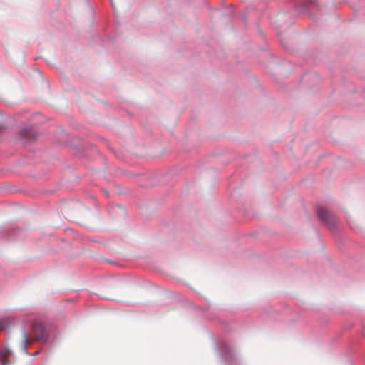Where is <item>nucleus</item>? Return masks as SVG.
<instances>
[{
	"label": "nucleus",
	"mask_w": 365,
	"mask_h": 365,
	"mask_svg": "<svg viewBox=\"0 0 365 365\" xmlns=\"http://www.w3.org/2000/svg\"><path fill=\"white\" fill-rule=\"evenodd\" d=\"M31 330L35 341L41 343H45L48 340L49 337V332L43 324L34 323L32 325Z\"/></svg>",
	"instance_id": "20e7f679"
},
{
	"label": "nucleus",
	"mask_w": 365,
	"mask_h": 365,
	"mask_svg": "<svg viewBox=\"0 0 365 365\" xmlns=\"http://www.w3.org/2000/svg\"><path fill=\"white\" fill-rule=\"evenodd\" d=\"M38 351H36V352H35V354L34 355L36 356V355H38Z\"/></svg>",
	"instance_id": "f8f14e48"
},
{
	"label": "nucleus",
	"mask_w": 365,
	"mask_h": 365,
	"mask_svg": "<svg viewBox=\"0 0 365 365\" xmlns=\"http://www.w3.org/2000/svg\"><path fill=\"white\" fill-rule=\"evenodd\" d=\"M317 214L320 222L327 227L330 231L334 232L336 230V218L331 212L319 207L317 210Z\"/></svg>",
	"instance_id": "f03ea898"
},
{
	"label": "nucleus",
	"mask_w": 365,
	"mask_h": 365,
	"mask_svg": "<svg viewBox=\"0 0 365 365\" xmlns=\"http://www.w3.org/2000/svg\"><path fill=\"white\" fill-rule=\"evenodd\" d=\"M16 231H17V230H16V229H14L11 232H15V233H16Z\"/></svg>",
	"instance_id": "9b49d317"
},
{
	"label": "nucleus",
	"mask_w": 365,
	"mask_h": 365,
	"mask_svg": "<svg viewBox=\"0 0 365 365\" xmlns=\"http://www.w3.org/2000/svg\"><path fill=\"white\" fill-rule=\"evenodd\" d=\"M13 356L12 351L7 347L0 349V362L1 365H9L11 361L9 359Z\"/></svg>",
	"instance_id": "423d86ee"
},
{
	"label": "nucleus",
	"mask_w": 365,
	"mask_h": 365,
	"mask_svg": "<svg viewBox=\"0 0 365 365\" xmlns=\"http://www.w3.org/2000/svg\"><path fill=\"white\" fill-rule=\"evenodd\" d=\"M105 194H106V196L109 195L108 192H105Z\"/></svg>",
	"instance_id": "ddd939ff"
},
{
	"label": "nucleus",
	"mask_w": 365,
	"mask_h": 365,
	"mask_svg": "<svg viewBox=\"0 0 365 365\" xmlns=\"http://www.w3.org/2000/svg\"><path fill=\"white\" fill-rule=\"evenodd\" d=\"M296 11L299 14H305L309 11V9L307 4H301L296 6Z\"/></svg>",
	"instance_id": "0eeeda50"
},
{
	"label": "nucleus",
	"mask_w": 365,
	"mask_h": 365,
	"mask_svg": "<svg viewBox=\"0 0 365 365\" xmlns=\"http://www.w3.org/2000/svg\"><path fill=\"white\" fill-rule=\"evenodd\" d=\"M215 349L226 365H238V359L232 348L226 341L220 340Z\"/></svg>",
	"instance_id": "f257e3e1"
},
{
	"label": "nucleus",
	"mask_w": 365,
	"mask_h": 365,
	"mask_svg": "<svg viewBox=\"0 0 365 365\" xmlns=\"http://www.w3.org/2000/svg\"><path fill=\"white\" fill-rule=\"evenodd\" d=\"M7 128V126L4 121L0 122V132L3 131L4 130H6Z\"/></svg>",
	"instance_id": "1a4fd4ad"
},
{
	"label": "nucleus",
	"mask_w": 365,
	"mask_h": 365,
	"mask_svg": "<svg viewBox=\"0 0 365 365\" xmlns=\"http://www.w3.org/2000/svg\"><path fill=\"white\" fill-rule=\"evenodd\" d=\"M308 2L310 5L317 6V3L316 0H308Z\"/></svg>",
	"instance_id": "9d476101"
},
{
	"label": "nucleus",
	"mask_w": 365,
	"mask_h": 365,
	"mask_svg": "<svg viewBox=\"0 0 365 365\" xmlns=\"http://www.w3.org/2000/svg\"><path fill=\"white\" fill-rule=\"evenodd\" d=\"M38 133L34 130L33 126H24L18 133V140L23 145H26L31 141L36 140Z\"/></svg>",
	"instance_id": "7ed1b4c3"
},
{
	"label": "nucleus",
	"mask_w": 365,
	"mask_h": 365,
	"mask_svg": "<svg viewBox=\"0 0 365 365\" xmlns=\"http://www.w3.org/2000/svg\"><path fill=\"white\" fill-rule=\"evenodd\" d=\"M11 324L9 319L4 318L0 320V331L6 330Z\"/></svg>",
	"instance_id": "6e6552de"
},
{
	"label": "nucleus",
	"mask_w": 365,
	"mask_h": 365,
	"mask_svg": "<svg viewBox=\"0 0 365 365\" xmlns=\"http://www.w3.org/2000/svg\"><path fill=\"white\" fill-rule=\"evenodd\" d=\"M31 343V340L29 333L26 331L25 327H22L21 329V341L19 344V348L21 351L24 354L29 355V352L27 351L28 346Z\"/></svg>",
	"instance_id": "39448f33"
}]
</instances>
